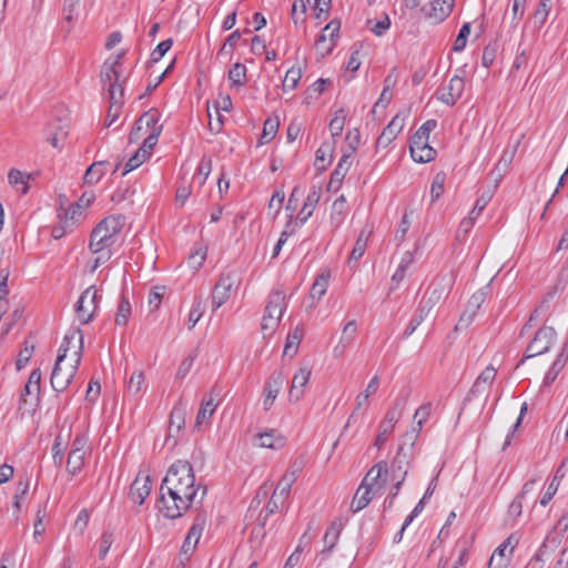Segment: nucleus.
I'll return each mask as SVG.
<instances>
[{
    "instance_id": "nucleus-57",
    "label": "nucleus",
    "mask_w": 568,
    "mask_h": 568,
    "mask_svg": "<svg viewBox=\"0 0 568 568\" xmlns=\"http://www.w3.org/2000/svg\"><path fill=\"white\" fill-rule=\"evenodd\" d=\"M28 179H29V175L26 176L21 171L16 170V169L10 170V172L8 174L9 183L12 186L18 187L19 185H22V189H21L22 193L28 192V184H27Z\"/></svg>"
},
{
    "instance_id": "nucleus-3",
    "label": "nucleus",
    "mask_w": 568,
    "mask_h": 568,
    "mask_svg": "<svg viewBox=\"0 0 568 568\" xmlns=\"http://www.w3.org/2000/svg\"><path fill=\"white\" fill-rule=\"evenodd\" d=\"M159 120L160 114L156 109H151L141 115L130 132V142H136L140 138V132L144 131V133L148 134L143 140L144 146H148L149 150H153L162 132V125L159 124Z\"/></svg>"
},
{
    "instance_id": "nucleus-12",
    "label": "nucleus",
    "mask_w": 568,
    "mask_h": 568,
    "mask_svg": "<svg viewBox=\"0 0 568 568\" xmlns=\"http://www.w3.org/2000/svg\"><path fill=\"white\" fill-rule=\"evenodd\" d=\"M70 348H75L73 362L80 364L83 353V334L80 328H73L65 334L58 355H63L64 361Z\"/></svg>"
},
{
    "instance_id": "nucleus-62",
    "label": "nucleus",
    "mask_w": 568,
    "mask_h": 568,
    "mask_svg": "<svg viewBox=\"0 0 568 568\" xmlns=\"http://www.w3.org/2000/svg\"><path fill=\"white\" fill-rule=\"evenodd\" d=\"M412 213V211L406 210L402 216L400 223L395 234V240L398 241L399 243H402L405 240V236L410 227L409 215Z\"/></svg>"
},
{
    "instance_id": "nucleus-5",
    "label": "nucleus",
    "mask_w": 568,
    "mask_h": 568,
    "mask_svg": "<svg viewBox=\"0 0 568 568\" xmlns=\"http://www.w3.org/2000/svg\"><path fill=\"white\" fill-rule=\"evenodd\" d=\"M556 331L550 326H542L536 333L526 348V356L521 358L518 365L525 359L547 353L556 341Z\"/></svg>"
},
{
    "instance_id": "nucleus-42",
    "label": "nucleus",
    "mask_w": 568,
    "mask_h": 568,
    "mask_svg": "<svg viewBox=\"0 0 568 568\" xmlns=\"http://www.w3.org/2000/svg\"><path fill=\"white\" fill-rule=\"evenodd\" d=\"M302 78V70L300 67L290 68L284 77L282 89L283 91H292L296 89Z\"/></svg>"
},
{
    "instance_id": "nucleus-2",
    "label": "nucleus",
    "mask_w": 568,
    "mask_h": 568,
    "mask_svg": "<svg viewBox=\"0 0 568 568\" xmlns=\"http://www.w3.org/2000/svg\"><path fill=\"white\" fill-rule=\"evenodd\" d=\"M125 225V217L121 214L104 217L91 232L90 251L97 255L92 266L95 271L100 265L106 263L112 254V247L116 244L119 235Z\"/></svg>"
},
{
    "instance_id": "nucleus-19",
    "label": "nucleus",
    "mask_w": 568,
    "mask_h": 568,
    "mask_svg": "<svg viewBox=\"0 0 568 568\" xmlns=\"http://www.w3.org/2000/svg\"><path fill=\"white\" fill-rule=\"evenodd\" d=\"M285 293L283 290H274L271 292L267 298V303L264 310V317H278L281 320L284 311L286 310Z\"/></svg>"
},
{
    "instance_id": "nucleus-6",
    "label": "nucleus",
    "mask_w": 568,
    "mask_h": 568,
    "mask_svg": "<svg viewBox=\"0 0 568 568\" xmlns=\"http://www.w3.org/2000/svg\"><path fill=\"white\" fill-rule=\"evenodd\" d=\"M63 355H58L51 374V386L58 393L69 387L80 365L75 362L68 365H63Z\"/></svg>"
},
{
    "instance_id": "nucleus-17",
    "label": "nucleus",
    "mask_w": 568,
    "mask_h": 568,
    "mask_svg": "<svg viewBox=\"0 0 568 568\" xmlns=\"http://www.w3.org/2000/svg\"><path fill=\"white\" fill-rule=\"evenodd\" d=\"M322 195L321 186L313 185L303 203V206L297 215V221L291 227H298L306 223V221L312 216L320 199Z\"/></svg>"
},
{
    "instance_id": "nucleus-10",
    "label": "nucleus",
    "mask_w": 568,
    "mask_h": 568,
    "mask_svg": "<svg viewBox=\"0 0 568 568\" xmlns=\"http://www.w3.org/2000/svg\"><path fill=\"white\" fill-rule=\"evenodd\" d=\"M387 465L385 462H379L374 465L364 476L361 489L366 488L378 494L386 484Z\"/></svg>"
},
{
    "instance_id": "nucleus-46",
    "label": "nucleus",
    "mask_w": 568,
    "mask_h": 568,
    "mask_svg": "<svg viewBox=\"0 0 568 568\" xmlns=\"http://www.w3.org/2000/svg\"><path fill=\"white\" fill-rule=\"evenodd\" d=\"M205 258L206 247L203 245H196L189 256L187 264L192 270L197 271L203 265Z\"/></svg>"
},
{
    "instance_id": "nucleus-59",
    "label": "nucleus",
    "mask_w": 568,
    "mask_h": 568,
    "mask_svg": "<svg viewBox=\"0 0 568 568\" xmlns=\"http://www.w3.org/2000/svg\"><path fill=\"white\" fill-rule=\"evenodd\" d=\"M59 223L52 227L51 232L52 237L55 240L63 237L73 227V223L68 222V219H62L61 212H59Z\"/></svg>"
},
{
    "instance_id": "nucleus-41",
    "label": "nucleus",
    "mask_w": 568,
    "mask_h": 568,
    "mask_svg": "<svg viewBox=\"0 0 568 568\" xmlns=\"http://www.w3.org/2000/svg\"><path fill=\"white\" fill-rule=\"evenodd\" d=\"M346 121V112L344 109H339L334 113V116L328 123V129L332 138H337L343 133Z\"/></svg>"
},
{
    "instance_id": "nucleus-29",
    "label": "nucleus",
    "mask_w": 568,
    "mask_h": 568,
    "mask_svg": "<svg viewBox=\"0 0 568 568\" xmlns=\"http://www.w3.org/2000/svg\"><path fill=\"white\" fill-rule=\"evenodd\" d=\"M108 164V161H98L92 163L84 173L83 182L89 185L97 184L105 174V166Z\"/></svg>"
},
{
    "instance_id": "nucleus-27",
    "label": "nucleus",
    "mask_w": 568,
    "mask_h": 568,
    "mask_svg": "<svg viewBox=\"0 0 568 568\" xmlns=\"http://www.w3.org/2000/svg\"><path fill=\"white\" fill-rule=\"evenodd\" d=\"M343 527H344V524L341 519L332 521V524L326 529L324 537H323L325 547L322 550V552L331 551L335 547V545L337 544V541L339 539V535L343 530Z\"/></svg>"
},
{
    "instance_id": "nucleus-56",
    "label": "nucleus",
    "mask_w": 568,
    "mask_h": 568,
    "mask_svg": "<svg viewBox=\"0 0 568 568\" xmlns=\"http://www.w3.org/2000/svg\"><path fill=\"white\" fill-rule=\"evenodd\" d=\"M470 34V23L466 22L459 29V32L454 41L453 50L456 52H460L465 49L467 43V38Z\"/></svg>"
},
{
    "instance_id": "nucleus-30",
    "label": "nucleus",
    "mask_w": 568,
    "mask_h": 568,
    "mask_svg": "<svg viewBox=\"0 0 568 568\" xmlns=\"http://www.w3.org/2000/svg\"><path fill=\"white\" fill-rule=\"evenodd\" d=\"M454 8V0H434L432 2V10L429 17L437 21H443L447 18Z\"/></svg>"
},
{
    "instance_id": "nucleus-4",
    "label": "nucleus",
    "mask_w": 568,
    "mask_h": 568,
    "mask_svg": "<svg viewBox=\"0 0 568 568\" xmlns=\"http://www.w3.org/2000/svg\"><path fill=\"white\" fill-rule=\"evenodd\" d=\"M408 399V393L400 394L393 403L392 407L386 412L383 420L379 424V430L374 442V446L381 449L387 442L389 435L393 433L396 423L403 415Z\"/></svg>"
},
{
    "instance_id": "nucleus-23",
    "label": "nucleus",
    "mask_w": 568,
    "mask_h": 568,
    "mask_svg": "<svg viewBox=\"0 0 568 568\" xmlns=\"http://www.w3.org/2000/svg\"><path fill=\"white\" fill-rule=\"evenodd\" d=\"M351 153H344L343 156L339 159L337 166L334 169V171L331 174V179L328 182V189H334L337 191L347 174L351 165H352V159Z\"/></svg>"
},
{
    "instance_id": "nucleus-47",
    "label": "nucleus",
    "mask_w": 568,
    "mask_h": 568,
    "mask_svg": "<svg viewBox=\"0 0 568 568\" xmlns=\"http://www.w3.org/2000/svg\"><path fill=\"white\" fill-rule=\"evenodd\" d=\"M367 240L368 235L365 233V231H361L349 254V261H358L364 255L367 246Z\"/></svg>"
},
{
    "instance_id": "nucleus-9",
    "label": "nucleus",
    "mask_w": 568,
    "mask_h": 568,
    "mask_svg": "<svg viewBox=\"0 0 568 568\" xmlns=\"http://www.w3.org/2000/svg\"><path fill=\"white\" fill-rule=\"evenodd\" d=\"M341 24L338 21H331L322 30V33L315 41V50L322 57L329 54L335 47V39L338 38Z\"/></svg>"
},
{
    "instance_id": "nucleus-38",
    "label": "nucleus",
    "mask_w": 568,
    "mask_h": 568,
    "mask_svg": "<svg viewBox=\"0 0 568 568\" xmlns=\"http://www.w3.org/2000/svg\"><path fill=\"white\" fill-rule=\"evenodd\" d=\"M414 261H415L414 253L410 251L405 252L400 258V262H399L395 273L392 276V281L396 282L397 284L400 283L404 280V277L406 276V271L414 263Z\"/></svg>"
},
{
    "instance_id": "nucleus-8",
    "label": "nucleus",
    "mask_w": 568,
    "mask_h": 568,
    "mask_svg": "<svg viewBox=\"0 0 568 568\" xmlns=\"http://www.w3.org/2000/svg\"><path fill=\"white\" fill-rule=\"evenodd\" d=\"M464 90V78L459 74H455L447 84L438 88L436 98L446 105L453 106L462 98Z\"/></svg>"
},
{
    "instance_id": "nucleus-25",
    "label": "nucleus",
    "mask_w": 568,
    "mask_h": 568,
    "mask_svg": "<svg viewBox=\"0 0 568 568\" xmlns=\"http://www.w3.org/2000/svg\"><path fill=\"white\" fill-rule=\"evenodd\" d=\"M122 80L123 78L120 72V67H118V62H111V59H106L101 70V82L103 83V87L106 88L119 84Z\"/></svg>"
},
{
    "instance_id": "nucleus-40",
    "label": "nucleus",
    "mask_w": 568,
    "mask_h": 568,
    "mask_svg": "<svg viewBox=\"0 0 568 568\" xmlns=\"http://www.w3.org/2000/svg\"><path fill=\"white\" fill-rule=\"evenodd\" d=\"M280 122L277 119L268 118L264 121L263 131L258 143L261 145L270 143L276 135Z\"/></svg>"
},
{
    "instance_id": "nucleus-16",
    "label": "nucleus",
    "mask_w": 568,
    "mask_h": 568,
    "mask_svg": "<svg viewBox=\"0 0 568 568\" xmlns=\"http://www.w3.org/2000/svg\"><path fill=\"white\" fill-rule=\"evenodd\" d=\"M220 405V390L213 387L202 399L196 415L195 426H200L204 420L211 418Z\"/></svg>"
},
{
    "instance_id": "nucleus-61",
    "label": "nucleus",
    "mask_w": 568,
    "mask_h": 568,
    "mask_svg": "<svg viewBox=\"0 0 568 568\" xmlns=\"http://www.w3.org/2000/svg\"><path fill=\"white\" fill-rule=\"evenodd\" d=\"M172 44V39H166L160 42L151 52L150 62L155 63L160 61L163 58V55L171 49Z\"/></svg>"
},
{
    "instance_id": "nucleus-18",
    "label": "nucleus",
    "mask_w": 568,
    "mask_h": 568,
    "mask_svg": "<svg viewBox=\"0 0 568 568\" xmlns=\"http://www.w3.org/2000/svg\"><path fill=\"white\" fill-rule=\"evenodd\" d=\"M311 374L312 372L308 367H302L295 373L288 390L290 402L297 403L302 399L305 393V387L310 382Z\"/></svg>"
},
{
    "instance_id": "nucleus-50",
    "label": "nucleus",
    "mask_w": 568,
    "mask_h": 568,
    "mask_svg": "<svg viewBox=\"0 0 568 568\" xmlns=\"http://www.w3.org/2000/svg\"><path fill=\"white\" fill-rule=\"evenodd\" d=\"M212 171L211 158L203 156L197 165L196 173L193 179H199V184L203 185Z\"/></svg>"
},
{
    "instance_id": "nucleus-58",
    "label": "nucleus",
    "mask_w": 568,
    "mask_h": 568,
    "mask_svg": "<svg viewBox=\"0 0 568 568\" xmlns=\"http://www.w3.org/2000/svg\"><path fill=\"white\" fill-rule=\"evenodd\" d=\"M367 24L374 34L381 37L390 28V19L388 14L385 13L382 20L375 22L373 20H368Z\"/></svg>"
},
{
    "instance_id": "nucleus-49",
    "label": "nucleus",
    "mask_w": 568,
    "mask_h": 568,
    "mask_svg": "<svg viewBox=\"0 0 568 568\" xmlns=\"http://www.w3.org/2000/svg\"><path fill=\"white\" fill-rule=\"evenodd\" d=\"M302 339V331L298 328H295L293 332L288 333L285 347H284V354L286 355H295L297 352L298 344Z\"/></svg>"
},
{
    "instance_id": "nucleus-36",
    "label": "nucleus",
    "mask_w": 568,
    "mask_h": 568,
    "mask_svg": "<svg viewBox=\"0 0 568 568\" xmlns=\"http://www.w3.org/2000/svg\"><path fill=\"white\" fill-rule=\"evenodd\" d=\"M511 554L499 545L493 552L487 568H507Z\"/></svg>"
},
{
    "instance_id": "nucleus-33",
    "label": "nucleus",
    "mask_w": 568,
    "mask_h": 568,
    "mask_svg": "<svg viewBox=\"0 0 568 568\" xmlns=\"http://www.w3.org/2000/svg\"><path fill=\"white\" fill-rule=\"evenodd\" d=\"M132 307L131 304L125 296L122 294L119 301L118 310L115 313L114 322L118 326H125L131 317Z\"/></svg>"
},
{
    "instance_id": "nucleus-21",
    "label": "nucleus",
    "mask_w": 568,
    "mask_h": 568,
    "mask_svg": "<svg viewBox=\"0 0 568 568\" xmlns=\"http://www.w3.org/2000/svg\"><path fill=\"white\" fill-rule=\"evenodd\" d=\"M150 493L151 483L149 476H136L130 487L129 497L134 504L142 505Z\"/></svg>"
},
{
    "instance_id": "nucleus-20",
    "label": "nucleus",
    "mask_w": 568,
    "mask_h": 568,
    "mask_svg": "<svg viewBox=\"0 0 568 568\" xmlns=\"http://www.w3.org/2000/svg\"><path fill=\"white\" fill-rule=\"evenodd\" d=\"M432 407H433L432 403L427 402V403H424L422 406H419L416 409V412L414 414V419L416 420V427H414L410 432H407L404 435V439L405 440H409L410 442V446L414 445L416 438L418 437V435H419V433L422 430L423 425L429 418L430 412H432Z\"/></svg>"
},
{
    "instance_id": "nucleus-63",
    "label": "nucleus",
    "mask_w": 568,
    "mask_h": 568,
    "mask_svg": "<svg viewBox=\"0 0 568 568\" xmlns=\"http://www.w3.org/2000/svg\"><path fill=\"white\" fill-rule=\"evenodd\" d=\"M497 54V44L496 43H488L484 50L481 55V64L485 68H490L494 63Z\"/></svg>"
},
{
    "instance_id": "nucleus-43",
    "label": "nucleus",
    "mask_w": 568,
    "mask_h": 568,
    "mask_svg": "<svg viewBox=\"0 0 568 568\" xmlns=\"http://www.w3.org/2000/svg\"><path fill=\"white\" fill-rule=\"evenodd\" d=\"M87 455L88 454H84V453L69 452L68 459H67L68 473L73 476L79 474L84 465Z\"/></svg>"
},
{
    "instance_id": "nucleus-44",
    "label": "nucleus",
    "mask_w": 568,
    "mask_h": 568,
    "mask_svg": "<svg viewBox=\"0 0 568 568\" xmlns=\"http://www.w3.org/2000/svg\"><path fill=\"white\" fill-rule=\"evenodd\" d=\"M185 424V409L180 406H175L170 414L169 430L172 433L175 430L179 433Z\"/></svg>"
},
{
    "instance_id": "nucleus-64",
    "label": "nucleus",
    "mask_w": 568,
    "mask_h": 568,
    "mask_svg": "<svg viewBox=\"0 0 568 568\" xmlns=\"http://www.w3.org/2000/svg\"><path fill=\"white\" fill-rule=\"evenodd\" d=\"M143 383H144L143 373L134 372L131 375L130 381L128 383V390L133 395H138L142 389Z\"/></svg>"
},
{
    "instance_id": "nucleus-26",
    "label": "nucleus",
    "mask_w": 568,
    "mask_h": 568,
    "mask_svg": "<svg viewBox=\"0 0 568 568\" xmlns=\"http://www.w3.org/2000/svg\"><path fill=\"white\" fill-rule=\"evenodd\" d=\"M298 471H300V468L287 469L285 471V474L282 476V478L280 479V481L277 483V486L274 490H276L277 495L280 496L281 504L290 495L291 488L297 479Z\"/></svg>"
},
{
    "instance_id": "nucleus-53",
    "label": "nucleus",
    "mask_w": 568,
    "mask_h": 568,
    "mask_svg": "<svg viewBox=\"0 0 568 568\" xmlns=\"http://www.w3.org/2000/svg\"><path fill=\"white\" fill-rule=\"evenodd\" d=\"M564 477V474H560V469H558L556 471V475L554 477V479L551 480V483L549 484L546 493L544 494V496L541 497L540 499V505L541 506H547L548 503L551 500V498L554 497V495L557 493L558 490V487H559V483H560V479Z\"/></svg>"
},
{
    "instance_id": "nucleus-32",
    "label": "nucleus",
    "mask_w": 568,
    "mask_h": 568,
    "mask_svg": "<svg viewBox=\"0 0 568 568\" xmlns=\"http://www.w3.org/2000/svg\"><path fill=\"white\" fill-rule=\"evenodd\" d=\"M376 495V493L361 487L356 490L353 500L351 503V509L353 513H357L362 509H364L369 501L373 499V497Z\"/></svg>"
},
{
    "instance_id": "nucleus-55",
    "label": "nucleus",
    "mask_w": 568,
    "mask_h": 568,
    "mask_svg": "<svg viewBox=\"0 0 568 568\" xmlns=\"http://www.w3.org/2000/svg\"><path fill=\"white\" fill-rule=\"evenodd\" d=\"M203 312H204L203 302L201 300H195L192 305V308L189 313V318H187L189 329L194 328V326L197 324V322L202 317Z\"/></svg>"
},
{
    "instance_id": "nucleus-1",
    "label": "nucleus",
    "mask_w": 568,
    "mask_h": 568,
    "mask_svg": "<svg viewBox=\"0 0 568 568\" xmlns=\"http://www.w3.org/2000/svg\"><path fill=\"white\" fill-rule=\"evenodd\" d=\"M199 489L192 465L186 460H176L170 466L160 487V511L169 519L182 517L191 508Z\"/></svg>"
},
{
    "instance_id": "nucleus-31",
    "label": "nucleus",
    "mask_w": 568,
    "mask_h": 568,
    "mask_svg": "<svg viewBox=\"0 0 568 568\" xmlns=\"http://www.w3.org/2000/svg\"><path fill=\"white\" fill-rule=\"evenodd\" d=\"M152 150H149L148 146H144V143L141 148H139L135 153L128 160L124 166L123 175L129 172L138 169L141 164L145 162V160L150 156Z\"/></svg>"
},
{
    "instance_id": "nucleus-39",
    "label": "nucleus",
    "mask_w": 568,
    "mask_h": 568,
    "mask_svg": "<svg viewBox=\"0 0 568 568\" xmlns=\"http://www.w3.org/2000/svg\"><path fill=\"white\" fill-rule=\"evenodd\" d=\"M566 364V357H565V347L562 348L561 353L557 356V358L551 364L550 368L547 371L545 377H544V385L549 386L555 382L557 378L559 372L562 369V367Z\"/></svg>"
},
{
    "instance_id": "nucleus-52",
    "label": "nucleus",
    "mask_w": 568,
    "mask_h": 568,
    "mask_svg": "<svg viewBox=\"0 0 568 568\" xmlns=\"http://www.w3.org/2000/svg\"><path fill=\"white\" fill-rule=\"evenodd\" d=\"M445 180H446V175L444 172H439L434 176L432 186H430L432 202H436L442 196V194L444 192Z\"/></svg>"
},
{
    "instance_id": "nucleus-51",
    "label": "nucleus",
    "mask_w": 568,
    "mask_h": 568,
    "mask_svg": "<svg viewBox=\"0 0 568 568\" xmlns=\"http://www.w3.org/2000/svg\"><path fill=\"white\" fill-rule=\"evenodd\" d=\"M70 452L84 453V454L90 453L89 436L87 433L81 432L75 435V437L71 444Z\"/></svg>"
},
{
    "instance_id": "nucleus-22",
    "label": "nucleus",
    "mask_w": 568,
    "mask_h": 568,
    "mask_svg": "<svg viewBox=\"0 0 568 568\" xmlns=\"http://www.w3.org/2000/svg\"><path fill=\"white\" fill-rule=\"evenodd\" d=\"M404 119L398 115L394 116L392 121L384 128L376 141L377 148H386L403 130Z\"/></svg>"
},
{
    "instance_id": "nucleus-24",
    "label": "nucleus",
    "mask_w": 568,
    "mask_h": 568,
    "mask_svg": "<svg viewBox=\"0 0 568 568\" xmlns=\"http://www.w3.org/2000/svg\"><path fill=\"white\" fill-rule=\"evenodd\" d=\"M258 446L270 449H281L286 444V437L276 429H268L257 435Z\"/></svg>"
},
{
    "instance_id": "nucleus-34",
    "label": "nucleus",
    "mask_w": 568,
    "mask_h": 568,
    "mask_svg": "<svg viewBox=\"0 0 568 568\" xmlns=\"http://www.w3.org/2000/svg\"><path fill=\"white\" fill-rule=\"evenodd\" d=\"M333 144L324 142L315 153V166L325 170L332 162Z\"/></svg>"
},
{
    "instance_id": "nucleus-48",
    "label": "nucleus",
    "mask_w": 568,
    "mask_h": 568,
    "mask_svg": "<svg viewBox=\"0 0 568 568\" xmlns=\"http://www.w3.org/2000/svg\"><path fill=\"white\" fill-rule=\"evenodd\" d=\"M347 211V203L344 195L338 196L332 206V220L336 221V224H341L344 220V215Z\"/></svg>"
},
{
    "instance_id": "nucleus-35",
    "label": "nucleus",
    "mask_w": 568,
    "mask_h": 568,
    "mask_svg": "<svg viewBox=\"0 0 568 568\" xmlns=\"http://www.w3.org/2000/svg\"><path fill=\"white\" fill-rule=\"evenodd\" d=\"M205 526H206L205 514H203V513L197 514L193 519L192 526L190 527L185 539H189V540L197 544Z\"/></svg>"
},
{
    "instance_id": "nucleus-60",
    "label": "nucleus",
    "mask_w": 568,
    "mask_h": 568,
    "mask_svg": "<svg viewBox=\"0 0 568 568\" xmlns=\"http://www.w3.org/2000/svg\"><path fill=\"white\" fill-rule=\"evenodd\" d=\"M280 321L278 317H262L261 332L264 338L271 337L274 334L278 327Z\"/></svg>"
},
{
    "instance_id": "nucleus-7",
    "label": "nucleus",
    "mask_w": 568,
    "mask_h": 568,
    "mask_svg": "<svg viewBox=\"0 0 568 568\" xmlns=\"http://www.w3.org/2000/svg\"><path fill=\"white\" fill-rule=\"evenodd\" d=\"M98 290L94 285L89 286L79 297L75 304L77 317L81 324H88L92 321L98 308Z\"/></svg>"
},
{
    "instance_id": "nucleus-13",
    "label": "nucleus",
    "mask_w": 568,
    "mask_h": 568,
    "mask_svg": "<svg viewBox=\"0 0 568 568\" xmlns=\"http://www.w3.org/2000/svg\"><path fill=\"white\" fill-rule=\"evenodd\" d=\"M429 293V290L426 291L427 295ZM440 294L437 293L436 290H434L428 297L424 296L422 301V305L419 307L418 314L415 315L408 323V325L405 328V336H410L416 328L422 324L425 316L429 312V310L436 304V302L439 300Z\"/></svg>"
},
{
    "instance_id": "nucleus-11",
    "label": "nucleus",
    "mask_w": 568,
    "mask_h": 568,
    "mask_svg": "<svg viewBox=\"0 0 568 568\" xmlns=\"http://www.w3.org/2000/svg\"><path fill=\"white\" fill-rule=\"evenodd\" d=\"M412 159L417 163H427L436 158V150L429 145V141L420 138V134H414L409 142Z\"/></svg>"
},
{
    "instance_id": "nucleus-14",
    "label": "nucleus",
    "mask_w": 568,
    "mask_h": 568,
    "mask_svg": "<svg viewBox=\"0 0 568 568\" xmlns=\"http://www.w3.org/2000/svg\"><path fill=\"white\" fill-rule=\"evenodd\" d=\"M284 381L285 376L282 372H274L266 381L263 392V408L265 412L272 408L278 393L283 387Z\"/></svg>"
},
{
    "instance_id": "nucleus-28",
    "label": "nucleus",
    "mask_w": 568,
    "mask_h": 568,
    "mask_svg": "<svg viewBox=\"0 0 568 568\" xmlns=\"http://www.w3.org/2000/svg\"><path fill=\"white\" fill-rule=\"evenodd\" d=\"M331 278V272L328 270L322 271L315 278L310 296L315 301H320L326 293Z\"/></svg>"
},
{
    "instance_id": "nucleus-15",
    "label": "nucleus",
    "mask_w": 568,
    "mask_h": 568,
    "mask_svg": "<svg viewBox=\"0 0 568 568\" xmlns=\"http://www.w3.org/2000/svg\"><path fill=\"white\" fill-rule=\"evenodd\" d=\"M234 285V280L231 274H223L212 291V308L215 312L220 308L229 298L231 290Z\"/></svg>"
},
{
    "instance_id": "nucleus-54",
    "label": "nucleus",
    "mask_w": 568,
    "mask_h": 568,
    "mask_svg": "<svg viewBox=\"0 0 568 568\" xmlns=\"http://www.w3.org/2000/svg\"><path fill=\"white\" fill-rule=\"evenodd\" d=\"M409 457V454L405 450L403 446H400L393 460V470L395 471L397 469L403 475L405 468L408 470Z\"/></svg>"
},
{
    "instance_id": "nucleus-45",
    "label": "nucleus",
    "mask_w": 568,
    "mask_h": 568,
    "mask_svg": "<svg viewBox=\"0 0 568 568\" xmlns=\"http://www.w3.org/2000/svg\"><path fill=\"white\" fill-rule=\"evenodd\" d=\"M80 0H63V19L68 24H72L79 17Z\"/></svg>"
},
{
    "instance_id": "nucleus-37",
    "label": "nucleus",
    "mask_w": 568,
    "mask_h": 568,
    "mask_svg": "<svg viewBox=\"0 0 568 568\" xmlns=\"http://www.w3.org/2000/svg\"><path fill=\"white\" fill-rule=\"evenodd\" d=\"M231 88H241L246 83V67L242 63H235L227 74Z\"/></svg>"
}]
</instances>
